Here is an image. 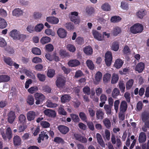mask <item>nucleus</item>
Wrapping results in <instances>:
<instances>
[{"mask_svg": "<svg viewBox=\"0 0 149 149\" xmlns=\"http://www.w3.org/2000/svg\"><path fill=\"white\" fill-rule=\"evenodd\" d=\"M121 32V29L118 27H114L111 31V34L114 36H117Z\"/></svg>", "mask_w": 149, "mask_h": 149, "instance_id": "nucleus-24", "label": "nucleus"}, {"mask_svg": "<svg viewBox=\"0 0 149 149\" xmlns=\"http://www.w3.org/2000/svg\"><path fill=\"white\" fill-rule=\"evenodd\" d=\"M120 91L117 88H114L113 90L112 93V96L114 98H116L120 94Z\"/></svg>", "mask_w": 149, "mask_h": 149, "instance_id": "nucleus-38", "label": "nucleus"}, {"mask_svg": "<svg viewBox=\"0 0 149 149\" xmlns=\"http://www.w3.org/2000/svg\"><path fill=\"white\" fill-rule=\"evenodd\" d=\"M86 64L88 68L91 70H93L94 68V65L92 61L88 60L86 61Z\"/></svg>", "mask_w": 149, "mask_h": 149, "instance_id": "nucleus-50", "label": "nucleus"}, {"mask_svg": "<svg viewBox=\"0 0 149 149\" xmlns=\"http://www.w3.org/2000/svg\"><path fill=\"white\" fill-rule=\"evenodd\" d=\"M10 77L8 75H0V83L7 82L10 80Z\"/></svg>", "mask_w": 149, "mask_h": 149, "instance_id": "nucleus-28", "label": "nucleus"}, {"mask_svg": "<svg viewBox=\"0 0 149 149\" xmlns=\"http://www.w3.org/2000/svg\"><path fill=\"white\" fill-rule=\"evenodd\" d=\"M120 7L123 10H127L129 9L128 4L126 2L122 1L121 3Z\"/></svg>", "mask_w": 149, "mask_h": 149, "instance_id": "nucleus-45", "label": "nucleus"}, {"mask_svg": "<svg viewBox=\"0 0 149 149\" xmlns=\"http://www.w3.org/2000/svg\"><path fill=\"white\" fill-rule=\"evenodd\" d=\"M38 90V87L36 86L31 87L28 90V92L31 94H33Z\"/></svg>", "mask_w": 149, "mask_h": 149, "instance_id": "nucleus-48", "label": "nucleus"}, {"mask_svg": "<svg viewBox=\"0 0 149 149\" xmlns=\"http://www.w3.org/2000/svg\"><path fill=\"white\" fill-rule=\"evenodd\" d=\"M119 48L118 42L116 41L113 42L111 46V49L115 51H116L118 50Z\"/></svg>", "mask_w": 149, "mask_h": 149, "instance_id": "nucleus-43", "label": "nucleus"}, {"mask_svg": "<svg viewBox=\"0 0 149 149\" xmlns=\"http://www.w3.org/2000/svg\"><path fill=\"white\" fill-rule=\"evenodd\" d=\"M58 130L62 134H65L69 131V128L64 125H61L58 127Z\"/></svg>", "mask_w": 149, "mask_h": 149, "instance_id": "nucleus-12", "label": "nucleus"}, {"mask_svg": "<svg viewBox=\"0 0 149 149\" xmlns=\"http://www.w3.org/2000/svg\"><path fill=\"white\" fill-rule=\"evenodd\" d=\"M92 34L94 38L97 40L101 41L103 40V37L100 33L96 30H93L92 31Z\"/></svg>", "mask_w": 149, "mask_h": 149, "instance_id": "nucleus-9", "label": "nucleus"}, {"mask_svg": "<svg viewBox=\"0 0 149 149\" xmlns=\"http://www.w3.org/2000/svg\"><path fill=\"white\" fill-rule=\"evenodd\" d=\"M23 13V10L19 8L15 9L12 12L13 15L16 16H19L22 15Z\"/></svg>", "mask_w": 149, "mask_h": 149, "instance_id": "nucleus-26", "label": "nucleus"}, {"mask_svg": "<svg viewBox=\"0 0 149 149\" xmlns=\"http://www.w3.org/2000/svg\"><path fill=\"white\" fill-rule=\"evenodd\" d=\"M83 51L84 53L87 55H91L93 52V50L91 47L87 46L83 49Z\"/></svg>", "mask_w": 149, "mask_h": 149, "instance_id": "nucleus-19", "label": "nucleus"}, {"mask_svg": "<svg viewBox=\"0 0 149 149\" xmlns=\"http://www.w3.org/2000/svg\"><path fill=\"white\" fill-rule=\"evenodd\" d=\"M3 60L4 62L10 66L12 65L13 63V61L10 58L8 57H5L3 58Z\"/></svg>", "mask_w": 149, "mask_h": 149, "instance_id": "nucleus-54", "label": "nucleus"}, {"mask_svg": "<svg viewBox=\"0 0 149 149\" xmlns=\"http://www.w3.org/2000/svg\"><path fill=\"white\" fill-rule=\"evenodd\" d=\"M32 52L34 54L37 55H40L41 54V51L40 49L37 47L33 48Z\"/></svg>", "mask_w": 149, "mask_h": 149, "instance_id": "nucleus-52", "label": "nucleus"}, {"mask_svg": "<svg viewBox=\"0 0 149 149\" xmlns=\"http://www.w3.org/2000/svg\"><path fill=\"white\" fill-rule=\"evenodd\" d=\"M111 74L108 73L105 74L103 76V81L104 83L109 81L111 79Z\"/></svg>", "mask_w": 149, "mask_h": 149, "instance_id": "nucleus-33", "label": "nucleus"}, {"mask_svg": "<svg viewBox=\"0 0 149 149\" xmlns=\"http://www.w3.org/2000/svg\"><path fill=\"white\" fill-rule=\"evenodd\" d=\"M9 35L13 39L15 40L23 41L26 38L25 35L21 34L16 29H13L10 32Z\"/></svg>", "mask_w": 149, "mask_h": 149, "instance_id": "nucleus-1", "label": "nucleus"}, {"mask_svg": "<svg viewBox=\"0 0 149 149\" xmlns=\"http://www.w3.org/2000/svg\"><path fill=\"white\" fill-rule=\"evenodd\" d=\"M127 105L126 102L125 100L122 101L120 104V111L122 112H125L127 110Z\"/></svg>", "mask_w": 149, "mask_h": 149, "instance_id": "nucleus-14", "label": "nucleus"}, {"mask_svg": "<svg viewBox=\"0 0 149 149\" xmlns=\"http://www.w3.org/2000/svg\"><path fill=\"white\" fill-rule=\"evenodd\" d=\"M70 116L72 120L74 122H78L79 121L80 119L78 115L73 114H72L70 115Z\"/></svg>", "mask_w": 149, "mask_h": 149, "instance_id": "nucleus-62", "label": "nucleus"}, {"mask_svg": "<svg viewBox=\"0 0 149 149\" xmlns=\"http://www.w3.org/2000/svg\"><path fill=\"white\" fill-rule=\"evenodd\" d=\"M26 102L29 105L33 104L34 102V99L33 97L31 95H29L26 99Z\"/></svg>", "mask_w": 149, "mask_h": 149, "instance_id": "nucleus-36", "label": "nucleus"}, {"mask_svg": "<svg viewBox=\"0 0 149 149\" xmlns=\"http://www.w3.org/2000/svg\"><path fill=\"white\" fill-rule=\"evenodd\" d=\"M22 72L24 73L27 76L33 79H35L36 77L32 72L27 69H24Z\"/></svg>", "mask_w": 149, "mask_h": 149, "instance_id": "nucleus-29", "label": "nucleus"}, {"mask_svg": "<svg viewBox=\"0 0 149 149\" xmlns=\"http://www.w3.org/2000/svg\"><path fill=\"white\" fill-rule=\"evenodd\" d=\"M146 139V134L143 132H141L139 137V141L140 143L144 142Z\"/></svg>", "mask_w": 149, "mask_h": 149, "instance_id": "nucleus-22", "label": "nucleus"}, {"mask_svg": "<svg viewBox=\"0 0 149 149\" xmlns=\"http://www.w3.org/2000/svg\"><path fill=\"white\" fill-rule=\"evenodd\" d=\"M46 104V105L48 107H56L57 106V105L56 104L53 103L49 100H48L47 101Z\"/></svg>", "mask_w": 149, "mask_h": 149, "instance_id": "nucleus-46", "label": "nucleus"}, {"mask_svg": "<svg viewBox=\"0 0 149 149\" xmlns=\"http://www.w3.org/2000/svg\"><path fill=\"white\" fill-rule=\"evenodd\" d=\"M123 63L124 62L122 60L118 58L116 60L114 65L116 68L119 69L122 66Z\"/></svg>", "mask_w": 149, "mask_h": 149, "instance_id": "nucleus-21", "label": "nucleus"}, {"mask_svg": "<svg viewBox=\"0 0 149 149\" xmlns=\"http://www.w3.org/2000/svg\"><path fill=\"white\" fill-rule=\"evenodd\" d=\"M65 83V79L63 77H58L56 81L57 86L58 88H61L64 86Z\"/></svg>", "mask_w": 149, "mask_h": 149, "instance_id": "nucleus-8", "label": "nucleus"}, {"mask_svg": "<svg viewBox=\"0 0 149 149\" xmlns=\"http://www.w3.org/2000/svg\"><path fill=\"white\" fill-rule=\"evenodd\" d=\"M46 20L50 24L53 25L57 24L59 21L58 18L52 16L47 17L46 18Z\"/></svg>", "mask_w": 149, "mask_h": 149, "instance_id": "nucleus-4", "label": "nucleus"}, {"mask_svg": "<svg viewBox=\"0 0 149 149\" xmlns=\"http://www.w3.org/2000/svg\"><path fill=\"white\" fill-rule=\"evenodd\" d=\"M121 18L118 16L112 17L111 19V22L113 23L118 22L120 21Z\"/></svg>", "mask_w": 149, "mask_h": 149, "instance_id": "nucleus-55", "label": "nucleus"}, {"mask_svg": "<svg viewBox=\"0 0 149 149\" xmlns=\"http://www.w3.org/2000/svg\"><path fill=\"white\" fill-rule=\"evenodd\" d=\"M103 122L107 128L109 129L110 127L111 123L109 119L107 118H105L103 120Z\"/></svg>", "mask_w": 149, "mask_h": 149, "instance_id": "nucleus-39", "label": "nucleus"}, {"mask_svg": "<svg viewBox=\"0 0 149 149\" xmlns=\"http://www.w3.org/2000/svg\"><path fill=\"white\" fill-rule=\"evenodd\" d=\"M12 132L11 128L8 127L6 129V134H3V137L4 139L8 138L10 139L12 137Z\"/></svg>", "mask_w": 149, "mask_h": 149, "instance_id": "nucleus-6", "label": "nucleus"}, {"mask_svg": "<svg viewBox=\"0 0 149 149\" xmlns=\"http://www.w3.org/2000/svg\"><path fill=\"white\" fill-rule=\"evenodd\" d=\"M46 50L48 52H52L54 50V47L51 44H48L45 46Z\"/></svg>", "mask_w": 149, "mask_h": 149, "instance_id": "nucleus-60", "label": "nucleus"}, {"mask_svg": "<svg viewBox=\"0 0 149 149\" xmlns=\"http://www.w3.org/2000/svg\"><path fill=\"white\" fill-rule=\"evenodd\" d=\"M120 102V101L119 100H117L114 102V107L116 113H117L118 111Z\"/></svg>", "mask_w": 149, "mask_h": 149, "instance_id": "nucleus-57", "label": "nucleus"}, {"mask_svg": "<svg viewBox=\"0 0 149 149\" xmlns=\"http://www.w3.org/2000/svg\"><path fill=\"white\" fill-rule=\"evenodd\" d=\"M74 136L75 139L83 143H87V140L86 138L81 134H75Z\"/></svg>", "mask_w": 149, "mask_h": 149, "instance_id": "nucleus-7", "label": "nucleus"}, {"mask_svg": "<svg viewBox=\"0 0 149 149\" xmlns=\"http://www.w3.org/2000/svg\"><path fill=\"white\" fill-rule=\"evenodd\" d=\"M120 89L122 92H124L125 88V85L123 81H120L118 84Z\"/></svg>", "mask_w": 149, "mask_h": 149, "instance_id": "nucleus-64", "label": "nucleus"}, {"mask_svg": "<svg viewBox=\"0 0 149 149\" xmlns=\"http://www.w3.org/2000/svg\"><path fill=\"white\" fill-rule=\"evenodd\" d=\"M145 68V64L142 62L138 63L136 66L135 70L139 73L141 72Z\"/></svg>", "mask_w": 149, "mask_h": 149, "instance_id": "nucleus-11", "label": "nucleus"}, {"mask_svg": "<svg viewBox=\"0 0 149 149\" xmlns=\"http://www.w3.org/2000/svg\"><path fill=\"white\" fill-rule=\"evenodd\" d=\"M51 38L48 36H44L40 40V42L43 45L47 43L50 41Z\"/></svg>", "mask_w": 149, "mask_h": 149, "instance_id": "nucleus-31", "label": "nucleus"}, {"mask_svg": "<svg viewBox=\"0 0 149 149\" xmlns=\"http://www.w3.org/2000/svg\"><path fill=\"white\" fill-rule=\"evenodd\" d=\"M119 79V77L117 74L113 73L112 74L111 83L112 84H114L116 83L118 81Z\"/></svg>", "mask_w": 149, "mask_h": 149, "instance_id": "nucleus-34", "label": "nucleus"}, {"mask_svg": "<svg viewBox=\"0 0 149 149\" xmlns=\"http://www.w3.org/2000/svg\"><path fill=\"white\" fill-rule=\"evenodd\" d=\"M80 64L79 61L76 59L71 60L68 63V66L72 67H76L79 65Z\"/></svg>", "mask_w": 149, "mask_h": 149, "instance_id": "nucleus-13", "label": "nucleus"}, {"mask_svg": "<svg viewBox=\"0 0 149 149\" xmlns=\"http://www.w3.org/2000/svg\"><path fill=\"white\" fill-rule=\"evenodd\" d=\"M111 107L107 104H105L104 106V108L107 114H110L111 113Z\"/></svg>", "mask_w": 149, "mask_h": 149, "instance_id": "nucleus-56", "label": "nucleus"}, {"mask_svg": "<svg viewBox=\"0 0 149 149\" xmlns=\"http://www.w3.org/2000/svg\"><path fill=\"white\" fill-rule=\"evenodd\" d=\"M44 113L47 116L54 117L56 115L55 112L51 109H47L44 111Z\"/></svg>", "mask_w": 149, "mask_h": 149, "instance_id": "nucleus-23", "label": "nucleus"}, {"mask_svg": "<svg viewBox=\"0 0 149 149\" xmlns=\"http://www.w3.org/2000/svg\"><path fill=\"white\" fill-rule=\"evenodd\" d=\"M101 8L105 11H109L111 10V6L108 3H105L102 5Z\"/></svg>", "mask_w": 149, "mask_h": 149, "instance_id": "nucleus-35", "label": "nucleus"}, {"mask_svg": "<svg viewBox=\"0 0 149 149\" xmlns=\"http://www.w3.org/2000/svg\"><path fill=\"white\" fill-rule=\"evenodd\" d=\"M105 61L106 65L108 66H109L112 61V54L110 52H107L105 54Z\"/></svg>", "mask_w": 149, "mask_h": 149, "instance_id": "nucleus-5", "label": "nucleus"}, {"mask_svg": "<svg viewBox=\"0 0 149 149\" xmlns=\"http://www.w3.org/2000/svg\"><path fill=\"white\" fill-rule=\"evenodd\" d=\"M78 15V13L76 11L72 12L71 13V15L70 16V19L71 21H74V18H76V16H77Z\"/></svg>", "mask_w": 149, "mask_h": 149, "instance_id": "nucleus-58", "label": "nucleus"}, {"mask_svg": "<svg viewBox=\"0 0 149 149\" xmlns=\"http://www.w3.org/2000/svg\"><path fill=\"white\" fill-rule=\"evenodd\" d=\"M37 77L40 81H44L45 80V76L44 74L38 73L37 74Z\"/></svg>", "mask_w": 149, "mask_h": 149, "instance_id": "nucleus-63", "label": "nucleus"}, {"mask_svg": "<svg viewBox=\"0 0 149 149\" xmlns=\"http://www.w3.org/2000/svg\"><path fill=\"white\" fill-rule=\"evenodd\" d=\"M94 9L93 7H88L86 8V13L88 15H91L94 13Z\"/></svg>", "mask_w": 149, "mask_h": 149, "instance_id": "nucleus-47", "label": "nucleus"}, {"mask_svg": "<svg viewBox=\"0 0 149 149\" xmlns=\"http://www.w3.org/2000/svg\"><path fill=\"white\" fill-rule=\"evenodd\" d=\"M19 122L22 123L25 122L26 119V117L23 114H21L19 115Z\"/></svg>", "mask_w": 149, "mask_h": 149, "instance_id": "nucleus-61", "label": "nucleus"}, {"mask_svg": "<svg viewBox=\"0 0 149 149\" xmlns=\"http://www.w3.org/2000/svg\"><path fill=\"white\" fill-rule=\"evenodd\" d=\"M143 29V26L141 24L138 23L134 24L130 28V31L133 34L141 33Z\"/></svg>", "mask_w": 149, "mask_h": 149, "instance_id": "nucleus-2", "label": "nucleus"}, {"mask_svg": "<svg viewBox=\"0 0 149 149\" xmlns=\"http://www.w3.org/2000/svg\"><path fill=\"white\" fill-rule=\"evenodd\" d=\"M7 25V23L3 18H0V28H5Z\"/></svg>", "mask_w": 149, "mask_h": 149, "instance_id": "nucleus-40", "label": "nucleus"}, {"mask_svg": "<svg viewBox=\"0 0 149 149\" xmlns=\"http://www.w3.org/2000/svg\"><path fill=\"white\" fill-rule=\"evenodd\" d=\"M45 33L48 36L51 35L52 36H54L55 35V33L51 29H47L45 30Z\"/></svg>", "mask_w": 149, "mask_h": 149, "instance_id": "nucleus-51", "label": "nucleus"}, {"mask_svg": "<svg viewBox=\"0 0 149 149\" xmlns=\"http://www.w3.org/2000/svg\"><path fill=\"white\" fill-rule=\"evenodd\" d=\"M57 33L58 36L61 38H65L67 36L66 31L62 28L58 29L57 30Z\"/></svg>", "mask_w": 149, "mask_h": 149, "instance_id": "nucleus-10", "label": "nucleus"}, {"mask_svg": "<svg viewBox=\"0 0 149 149\" xmlns=\"http://www.w3.org/2000/svg\"><path fill=\"white\" fill-rule=\"evenodd\" d=\"M97 141L99 144L102 147H105V144L101 135L99 133H97L96 135Z\"/></svg>", "mask_w": 149, "mask_h": 149, "instance_id": "nucleus-18", "label": "nucleus"}, {"mask_svg": "<svg viewBox=\"0 0 149 149\" xmlns=\"http://www.w3.org/2000/svg\"><path fill=\"white\" fill-rule=\"evenodd\" d=\"M146 14V11L143 10H141L138 11L136 13L137 17L140 19H142Z\"/></svg>", "mask_w": 149, "mask_h": 149, "instance_id": "nucleus-30", "label": "nucleus"}, {"mask_svg": "<svg viewBox=\"0 0 149 149\" xmlns=\"http://www.w3.org/2000/svg\"><path fill=\"white\" fill-rule=\"evenodd\" d=\"M70 97L68 95H64L61 97V99L62 102H65L69 101L70 99Z\"/></svg>", "mask_w": 149, "mask_h": 149, "instance_id": "nucleus-42", "label": "nucleus"}, {"mask_svg": "<svg viewBox=\"0 0 149 149\" xmlns=\"http://www.w3.org/2000/svg\"><path fill=\"white\" fill-rule=\"evenodd\" d=\"M36 100V104L37 105L41 104L45 100V97L42 94L36 93L34 95Z\"/></svg>", "mask_w": 149, "mask_h": 149, "instance_id": "nucleus-3", "label": "nucleus"}, {"mask_svg": "<svg viewBox=\"0 0 149 149\" xmlns=\"http://www.w3.org/2000/svg\"><path fill=\"white\" fill-rule=\"evenodd\" d=\"M110 133L107 130H105L104 134H102V136L105 141H109L110 139Z\"/></svg>", "mask_w": 149, "mask_h": 149, "instance_id": "nucleus-27", "label": "nucleus"}, {"mask_svg": "<svg viewBox=\"0 0 149 149\" xmlns=\"http://www.w3.org/2000/svg\"><path fill=\"white\" fill-rule=\"evenodd\" d=\"M55 74V71L53 69H49L47 72V75L48 77L52 78L54 77Z\"/></svg>", "mask_w": 149, "mask_h": 149, "instance_id": "nucleus-49", "label": "nucleus"}, {"mask_svg": "<svg viewBox=\"0 0 149 149\" xmlns=\"http://www.w3.org/2000/svg\"><path fill=\"white\" fill-rule=\"evenodd\" d=\"M8 122L10 123H12L16 117L15 112L12 111H10L8 115Z\"/></svg>", "mask_w": 149, "mask_h": 149, "instance_id": "nucleus-16", "label": "nucleus"}, {"mask_svg": "<svg viewBox=\"0 0 149 149\" xmlns=\"http://www.w3.org/2000/svg\"><path fill=\"white\" fill-rule=\"evenodd\" d=\"M27 118L29 121L33 120L36 116L35 113L33 111H30L26 114Z\"/></svg>", "mask_w": 149, "mask_h": 149, "instance_id": "nucleus-17", "label": "nucleus"}, {"mask_svg": "<svg viewBox=\"0 0 149 149\" xmlns=\"http://www.w3.org/2000/svg\"><path fill=\"white\" fill-rule=\"evenodd\" d=\"M44 26V25L43 24H38L36 25L34 27L35 30L37 32H39L43 29Z\"/></svg>", "mask_w": 149, "mask_h": 149, "instance_id": "nucleus-37", "label": "nucleus"}, {"mask_svg": "<svg viewBox=\"0 0 149 149\" xmlns=\"http://www.w3.org/2000/svg\"><path fill=\"white\" fill-rule=\"evenodd\" d=\"M104 113L101 109H100L96 111V117L98 120H102L104 118Z\"/></svg>", "mask_w": 149, "mask_h": 149, "instance_id": "nucleus-15", "label": "nucleus"}, {"mask_svg": "<svg viewBox=\"0 0 149 149\" xmlns=\"http://www.w3.org/2000/svg\"><path fill=\"white\" fill-rule=\"evenodd\" d=\"M134 80L132 79H130L126 83V88L127 90L130 89L133 86Z\"/></svg>", "mask_w": 149, "mask_h": 149, "instance_id": "nucleus-44", "label": "nucleus"}, {"mask_svg": "<svg viewBox=\"0 0 149 149\" xmlns=\"http://www.w3.org/2000/svg\"><path fill=\"white\" fill-rule=\"evenodd\" d=\"M47 133L48 132L47 131L41 132V134L39 135L40 138L42 140H44L45 138V139H47L48 138Z\"/></svg>", "mask_w": 149, "mask_h": 149, "instance_id": "nucleus-41", "label": "nucleus"}, {"mask_svg": "<svg viewBox=\"0 0 149 149\" xmlns=\"http://www.w3.org/2000/svg\"><path fill=\"white\" fill-rule=\"evenodd\" d=\"M32 61L35 63H41L42 62V60L41 58L39 57H36L33 58Z\"/></svg>", "mask_w": 149, "mask_h": 149, "instance_id": "nucleus-59", "label": "nucleus"}, {"mask_svg": "<svg viewBox=\"0 0 149 149\" xmlns=\"http://www.w3.org/2000/svg\"><path fill=\"white\" fill-rule=\"evenodd\" d=\"M66 46L67 49L71 52H74L76 51V49L75 47L72 44H68Z\"/></svg>", "mask_w": 149, "mask_h": 149, "instance_id": "nucleus-32", "label": "nucleus"}, {"mask_svg": "<svg viewBox=\"0 0 149 149\" xmlns=\"http://www.w3.org/2000/svg\"><path fill=\"white\" fill-rule=\"evenodd\" d=\"M26 29L27 31L31 33H33L34 31L35 28L33 25H29L27 26Z\"/></svg>", "mask_w": 149, "mask_h": 149, "instance_id": "nucleus-53", "label": "nucleus"}, {"mask_svg": "<svg viewBox=\"0 0 149 149\" xmlns=\"http://www.w3.org/2000/svg\"><path fill=\"white\" fill-rule=\"evenodd\" d=\"M13 142L15 146H19L21 144V139L19 136L16 135L13 137Z\"/></svg>", "mask_w": 149, "mask_h": 149, "instance_id": "nucleus-25", "label": "nucleus"}, {"mask_svg": "<svg viewBox=\"0 0 149 149\" xmlns=\"http://www.w3.org/2000/svg\"><path fill=\"white\" fill-rule=\"evenodd\" d=\"M102 77V74L101 72L99 71L97 72L95 74V83L96 84H98L100 81Z\"/></svg>", "mask_w": 149, "mask_h": 149, "instance_id": "nucleus-20", "label": "nucleus"}]
</instances>
